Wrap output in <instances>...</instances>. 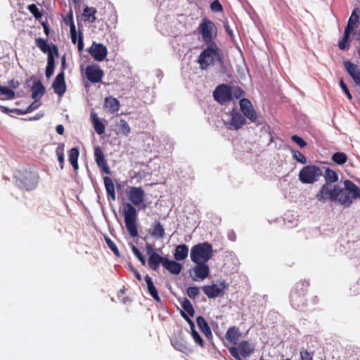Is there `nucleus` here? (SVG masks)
Masks as SVG:
<instances>
[{
    "mask_svg": "<svg viewBox=\"0 0 360 360\" xmlns=\"http://www.w3.org/2000/svg\"><path fill=\"white\" fill-rule=\"evenodd\" d=\"M188 255V248L185 244L178 245L174 252V257L176 261L185 259Z\"/></svg>",
    "mask_w": 360,
    "mask_h": 360,
    "instance_id": "bb28decb",
    "label": "nucleus"
},
{
    "mask_svg": "<svg viewBox=\"0 0 360 360\" xmlns=\"http://www.w3.org/2000/svg\"><path fill=\"white\" fill-rule=\"evenodd\" d=\"M105 240L108 248L113 252L115 255L117 257H120L118 248H117L116 245L113 243V241L108 237H105Z\"/></svg>",
    "mask_w": 360,
    "mask_h": 360,
    "instance_id": "8fccbe9b",
    "label": "nucleus"
},
{
    "mask_svg": "<svg viewBox=\"0 0 360 360\" xmlns=\"http://www.w3.org/2000/svg\"><path fill=\"white\" fill-rule=\"evenodd\" d=\"M338 186L324 184L316 195L318 201L325 202L326 200L336 201Z\"/></svg>",
    "mask_w": 360,
    "mask_h": 360,
    "instance_id": "6e6552de",
    "label": "nucleus"
},
{
    "mask_svg": "<svg viewBox=\"0 0 360 360\" xmlns=\"http://www.w3.org/2000/svg\"><path fill=\"white\" fill-rule=\"evenodd\" d=\"M117 127L119 132L124 136H128L130 133V127L128 123L123 119H121L117 123Z\"/></svg>",
    "mask_w": 360,
    "mask_h": 360,
    "instance_id": "a19ab883",
    "label": "nucleus"
},
{
    "mask_svg": "<svg viewBox=\"0 0 360 360\" xmlns=\"http://www.w3.org/2000/svg\"><path fill=\"white\" fill-rule=\"evenodd\" d=\"M198 63L201 70H207L210 66L218 65L221 73L226 72V61L224 52L216 43L206 44V48L198 58Z\"/></svg>",
    "mask_w": 360,
    "mask_h": 360,
    "instance_id": "f03ea898",
    "label": "nucleus"
},
{
    "mask_svg": "<svg viewBox=\"0 0 360 360\" xmlns=\"http://www.w3.org/2000/svg\"><path fill=\"white\" fill-rule=\"evenodd\" d=\"M292 157L297 162L305 164L307 162L306 157L300 151L296 150H292Z\"/></svg>",
    "mask_w": 360,
    "mask_h": 360,
    "instance_id": "09e8293b",
    "label": "nucleus"
},
{
    "mask_svg": "<svg viewBox=\"0 0 360 360\" xmlns=\"http://www.w3.org/2000/svg\"><path fill=\"white\" fill-rule=\"evenodd\" d=\"M15 184L20 188L31 191L37 186V181L36 176L34 174L31 172H25L23 176L17 177Z\"/></svg>",
    "mask_w": 360,
    "mask_h": 360,
    "instance_id": "9d476101",
    "label": "nucleus"
},
{
    "mask_svg": "<svg viewBox=\"0 0 360 360\" xmlns=\"http://www.w3.org/2000/svg\"><path fill=\"white\" fill-rule=\"evenodd\" d=\"M323 176V170L316 165L304 167L299 172V180L304 184H311L319 181Z\"/></svg>",
    "mask_w": 360,
    "mask_h": 360,
    "instance_id": "39448f33",
    "label": "nucleus"
},
{
    "mask_svg": "<svg viewBox=\"0 0 360 360\" xmlns=\"http://www.w3.org/2000/svg\"><path fill=\"white\" fill-rule=\"evenodd\" d=\"M79 157V150L77 148H72L69 152V162L75 169H78L77 160Z\"/></svg>",
    "mask_w": 360,
    "mask_h": 360,
    "instance_id": "e433bc0d",
    "label": "nucleus"
},
{
    "mask_svg": "<svg viewBox=\"0 0 360 360\" xmlns=\"http://www.w3.org/2000/svg\"><path fill=\"white\" fill-rule=\"evenodd\" d=\"M0 110L2 112L6 114H8L14 111L15 112V109H9L8 108L2 105H0Z\"/></svg>",
    "mask_w": 360,
    "mask_h": 360,
    "instance_id": "e2e57ef3",
    "label": "nucleus"
},
{
    "mask_svg": "<svg viewBox=\"0 0 360 360\" xmlns=\"http://www.w3.org/2000/svg\"><path fill=\"white\" fill-rule=\"evenodd\" d=\"M5 95L6 99L11 100L15 98V92L13 90L9 89L7 86H2L0 91V95Z\"/></svg>",
    "mask_w": 360,
    "mask_h": 360,
    "instance_id": "49530a36",
    "label": "nucleus"
},
{
    "mask_svg": "<svg viewBox=\"0 0 360 360\" xmlns=\"http://www.w3.org/2000/svg\"><path fill=\"white\" fill-rule=\"evenodd\" d=\"M56 132L58 134H63L64 133V127L62 124H58L56 126Z\"/></svg>",
    "mask_w": 360,
    "mask_h": 360,
    "instance_id": "0e129e2a",
    "label": "nucleus"
},
{
    "mask_svg": "<svg viewBox=\"0 0 360 360\" xmlns=\"http://www.w3.org/2000/svg\"><path fill=\"white\" fill-rule=\"evenodd\" d=\"M120 107V101L112 96H108L105 98L104 108L109 112L113 114L119 111Z\"/></svg>",
    "mask_w": 360,
    "mask_h": 360,
    "instance_id": "5701e85b",
    "label": "nucleus"
},
{
    "mask_svg": "<svg viewBox=\"0 0 360 360\" xmlns=\"http://www.w3.org/2000/svg\"><path fill=\"white\" fill-rule=\"evenodd\" d=\"M191 335L196 344L203 347V340L195 329L191 331Z\"/></svg>",
    "mask_w": 360,
    "mask_h": 360,
    "instance_id": "5fc2aeb1",
    "label": "nucleus"
},
{
    "mask_svg": "<svg viewBox=\"0 0 360 360\" xmlns=\"http://www.w3.org/2000/svg\"><path fill=\"white\" fill-rule=\"evenodd\" d=\"M360 18V9L359 8H355L349 20H348V22H347V25L346 27H349V28L352 30H354V27L356 26L358 22H359V19Z\"/></svg>",
    "mask_w": 360,
    "mask_h": 360,
    "instance_id": "7c9ffc66",
    "label": "nucleus"
},
{
    "mask_svg": "<svg viewBox=\"0 0 360 360\" xmlns=\"http://www.w3.org/2000/svg\"><path fill=\"white\" fill-rule=\"evenodd\" d=\"M33 99L40 98L45 93V88L40 81L34 82L31 88Z\"/></svg>",
    "mask_w": 360,
    "mask_h": 360,
    "instance_id": "c85d7f7f",
    "label": "nucleus"
},
{
    "mask_svg": "<svg viewBox=\"0 0 360 360\" xmlns=\"http://www.w3.org/2000/svg\"><path fill=\"white\" fill-rule=\"evenodd\" d=\"M84 49V42L82 36L81 34H79V39H78V51H82Z\"/></svg>",
    "mask_w": 360,
    "mask_h": 360,
    "instance_id": "680f3d73",
    "label": "nucleus"
},
{
    "mask_svg": "<svg viewBox=\"0 0 360 360\" xmlns=\"http://www.w3.org/2000/svg\"><path fill=\"white\" fill-rule=\"evenodd\" d=\"M133 272L136 276V278L139 280V281H141L142 279V277H141V275L139 274V272L136 270H133Z\"/></svg>",
    "mask_w": 360,
    "mask_h": 360,
    "instance_id": "774afa93",
    "label": "nucleus"
},
{
    "mask_svg": "<svg viewBox=\"0 0 360 360\" xmlns=\"http://www.w3.org/2000/svg\"><path fill=\"white\" fill-rule=\"evenodd\" d=\"M86 77L92 83H98L102 80L103 71L98 65H90L86 68Z\"/></svg>",
    "mask_w": 360,
    "mask_h": 360,
    "instance_id": "2eb2a0df",
    "label": "nucleus"
},
{
    "mask_svg": "<svg viewBox=\"0 0 360 360\" xmlns=\"http://www.w3.org/2000/svg\"><path fill=\"white\" fill-rule=\"evenodd\" d=\"M91 120L96 132L101 135L105 132V125L95 112H91Z\"/></svg>",
    "mask_w": 360,
    "mask_h": 360,
    "instance_id": "cd10ccee",
    "label": "nucleus"
},
{
    "mask_svg": "<svg viewBox=\"0 0 360 360\" xmlns=\"http://www.w3.org/2000/svg\"><path fill=\"white\" fill-rule=\"evenodd\" d=\"M131 248L134 255L139 259V260L141 262L143 265H145L146 259L141 253V252L139 250V249L133 244H131Z\"/></svg>",
    "mask_w": 360,
    "mask_h": 360,
    "instance_id": "3c124183",
    "label": "nucleus"
},
{
    "mask_svg": "<svg viewBox=\"0 0 360 360\" xmlns=\"http://www.w3.org/2000/svg\"><path fill=\"white\" fill-rule=\"evenodd\" d=\"M210 8L213 11L219 12L222 10V6L218 1H214L210 4Z\"/></svg>",
    "mask_w": 360,
    "mask_h": 360,
    "instance_id": "bf43d9fd",
    "label": "nucleus"
},
{
    "mask_svg": "<svg viewBox=\"0 0 360 360\" xmlns=\"http://www.w3.org/2000/svg\"><path fill=\"white\" fill-rule=\"evenodd\" d=\"M199 294V288L196 286H191L187 288V295L191 299H195Z\"/></svg>",
    "mask_w": 360,
    "mask_h": 360,
    "instance_id": "603ef678",
    "label": "nucleus"
},
{
    "mask_svg": "<svg viewBox=\"0 0 360 360\" xmlns=\"http://www.w3.org/2000/svg\"><path fill=\"white\" fill-rule=\"evenodd\" d=\"M64 150H65V144L63 143H60L56 149V153L58 157V160L60 163V169H63V166H64V162H65Z\"/></svg>",
    "mask_w": 360,
    "mask_h": 360,
    "instance_id": "4c0bfd02",
    "label": "nucleus"
},
{
    "mask_svg": "<svg viewBox=\"0 0 360 360\" xmlns=\"http://www.w3.org/2000/svg\"><path fill=\"white\" fill-rule=\"evenodd\" d=\"M225 288V281H222L219 284L205 285L202 287V290L209 298H216L221 294Z\"/></svg>",
    "mask_w": 360,
    "mask_h": 360,
    "instance_id": "f3484780",
    "label": "nucleus"
},
{
    "mask_svg": "<svg viewBox=\"0 0 360 360\" xmlns=\"http://www.w3.org/2000/svg\"><path fill=\"white\" fill-rule=\"evenodd\" d=\"M223 120L224 125L230 130L240 129L246 122L245 117L235 110H233L229 113H226V118H224Z\"/></svg>",
    "mask_w": 360,
    "mask_h": 360,
    "instance_id": "0eeeda50",
    "label": "nucleus"
},
{
    "mask_svg": "<svg viewBox=\"0 0 360 360\" xmlns=\"http://www.w3.org/2000/svg\"><path fill=\"white\" fill-rule=\"evenodd\" d=\"M163 267L171 274L175 275L179 274L182 269V265L180 263L174 260H170L168 258L164 259Z\"/></svg>",
    "mask_w": 360,
    "mask_h": 360,
    "instance_id": "b1692460",
    "label": "nucleus"
},
{
    "mask_svg": "<svg viewBox=\"0 0 360 360\" xmlns=\"http://www.w3.org/2000/svg\"><path fill=\"white\" fill-rule=\"evenodd\" d=\"M255 345L246 340L240 342L238 346L231 347L229 351L231 356L236 360H242L241 356L246 358L249 357L255 350Z\"/></svg>",
    "mask_w": 360,
    "mask_h": 360,
    "instance_id": "423d86ee",
    "label": "nucleus"
},
{
    "mask_svg": "<svg viewBox=\"0 0 360 360\" xmlns=\"http://www.w3.org/2000/svg\"><path fill=\"white\" fill-rule=\"evenodd\" d=\"M166 258L165 257H161L158 253L151 254L148 261V266L152 270L156 271L160 264L163 266L164 259Z\"/></svg>",
    "mask_w": 360,
    "mask_h": 360,
    "instance_id": "393cba45",
    "label": "nucleus"
},
{
    "mask_svg": "<svg viewBox=\"0 0 360 360\" xmlns=\"http://www.w3.org/2000/svg\"><path fill=\"white\" fill-rule=\"evenodd\" d=\"M323 176L326 181L325 184H332L333 183L336 182L338 179L337 173L330 168H325V172L324 174L323 173Z\"/></svg>",
    "mask_w": 360,
    "mask_h": 360,
    "instance_id": "f704fd0d",
    "label": "nucleus"
},
{
    "mask_svg": "<svg viewBox=\"0 0 360 360\" xmlns=\"http://www.w3.org/2000/svg\"><path fill=\"white\" fill-rule=\"evenodd\" d=\"M70 37H71L72 42L73 44H75L76 41H77V31H76V27L73 22L72 13H70Z\"/></svg>",
    "mask_w": 360,
    "mask_h": 360,
    "instance_id": "a18cd8bd",
    "label": "nucleus"
},
{
    "mask_svg": "<svg viewBox=\"0 0 360 360\" xmlns=\"http://www.w3.org/2000/svg\"><path fill=\"white\" fill-rule=\"evenodd\" d=\"M65 65V58L63 56L62 59V70L60 72H59L55 80L53 82L52 87L54 90V92L58 94V96H62L65 94L66 91V85L65 82V74H64V69Z\"/></svg>",
    "mask_w": 360,
    "mask_h": 360,
    "instance_id": "9b49d317",
    "label": "nucleus"
},
{
    "mask_svg": "<svg viewBox=\"0 0 360 360\" xmlns=\"http://www.w3.org/2000/svg\"><path fill=\"white\" fill-rule=\"evenodd\" d=\"M145 281L146 283L147 289H148L149 294L152 296V297L156 302H160L161 299H160V296L158 295V290H157L155 286L154 285L152 278L150 276H149L148 275H146L145 276Z\"/></svg>",
    "mask_w": 360,
    "mask_h": 360,
    "instance_id": "a878e982",
    "label": "nucleus"
},
{
    "mask_svg": "<svg viewBox=\"0 0 360 360\" xmlns=\"http://www.w3.org/2000/svg\"><path fill=\"white\" fill-rule=\"evenodd\" d=\"M241 332L239 328L236 326H232L228 328L226 332V339L231 344H238L240 338L241 337Z\"/></svg>",
    "mask_w": 360,
    "mask_h": 360,
    "instance_id": "412c9836",
    "label": "nucleus"
},
{
    "mask_svg": "<svg viewBox=\"0 0 360 360\" xmlns=\"http://www.w3.org/2000/svg\"><path fill=\"white\" fill-rule=\"evenodd\" d=\"M340 86L341 89H342V91L345 92V94L347 95V97L348 98V99L351 101L353 98L352 95L349 92L347 85L345 84V83L344 82V81L342 79H341L340 81Z\"/></svg>",
    "mask_w": 360,
    "mask_h": 360,
    "instance_id": "4d7b16f0",
    "label": "nucleus"
},
{
    "mask_svg": "<svg viewBox=\"0 0 360 360\" xmlns=\"http://www.w3.org/2000/svg\"><path fill=\"white\" fill-rule=\"evenodd\" d=\"M28 10L36 18H39L42 15L38 7L35 4H30L28 6Z\"/></svg>",
    "mask_w": 360,
    "mask_h": 360,
    "instance_id": "864d4df0",
    "label": "nucleus"
},
{
    "mask_svg": "<svg viewBox=\"0 0 360 360\" xmlns=\"http://www.w3.org/2000/svg\"><path fill=\"white\" fill-rule=\"evenodd\" d=\"M300 356L302 360H313V354L307 350L300 352Z\"/></svg>",
    "mask_w": 360,
    "mask_h": 360,
    "instance_id": "13d9d810",
    "label": "nucleus"
},
{
    "mask_svg": "<svg viewBox=\"0 0 360 360\" xmlns=\"http://www.w3.org/2000/svg\"><path fill=\"white\" fill-rule=\"evenodd\" d=\"M331 159L336 164L341 165L347 162V156L343 152H337L332 155Z\"/></svg>",
    "mask_w": 360,
    "mask_h": 360,
    "instance_id": "79ce46f5",
    "label": "nucleus"
},
{
    "mask_svg": "<svg viewBox=\"0 0 360 360\" xmlns=\"http://www.w3.org/2000/svg\"><path fill=\"white\" fill-rule=\"evenodd\" d=\"M95 161L99 168L105 173L110 174V171L106 162L103 150L100 147H97L94 150Z\"/></svg>",
    "mask_w": 360,
    "mask_h": 360,
    "instance_id": "aec40b11",
    "label": "nucleus"
},
{
    "mask_svg": "<svg viewBox=\"0 0 360 360\" xmlns=\"http://www.w3.org/2000/svg\"><path fill=\"white\" fill-rule=\"evenodd\" d=\"M213 23L207 19H204L200 25L199 30L202 35L203 41L206 44L209 43H214L212 41V28Z\"/></svg>",
    "mask_w": 360,
    "mask_h": 360,
    "instance_id": "dca6fc26",
    "label": "nucleus"
},
{
    "mask_svg": "<svg viewBox=\"0 0 360 360\" xmlns=\"http://www.w3.org/2000/svg\"><path fill=\"white\" fill-rule=\"evenodd\" d=\"M353 30H350L349 27H346L344 32L342 39L338 42V46L340 50H345L347 49L349 34Z\"/></svg>",
    "mask_w": 360,
    "mask_h": 360,
    "instance_id": "58836bf2",
    "label": "nucleus"
},
{
    "mask_svg": "<svg viewBox=\"0 0 360 360\" xmlns=\"http://www.w3.org/2000/svg\"><path fill=\"white\" fill-rule=\"evenodd\" d=\"M197 324L198 327L200 328L202 332L205 334V335L208 338L211 339L212 338V333L211 329L202 316H198L197 318Z\"/></svg>",
    "mask_w": 360,
    "mask_h": 360,
    "instance_id": "c756f323",
    "label": "nucleus"
},
{
    "mask_svg": "<svg viewBox=\"0 0 360 360\" xmlns=\"http://www.w3.org/2000/svg\"><path fill=\"white\" fill-rule=\"evenodd\" d=\"M127 197L131 202L124 204L123 215L125 226L129 235L135 238L138 236L136 226L137 212L134 205H141L144 202L145 192L141 187L131 186L127 192Z\"/></svg>",
    "mask_w": 360,
    "mask_h": 360,
    "instance_id": "f257e3e1",
    "label": "nucleus"
},
{
    "mask_svg": "<svg viewBox=\"0 0 360 360\" xmlns=\"http://www.w3.org/2000/svg\"><path fill=\"white\" fill-rule=\"evenodd\" d=\"M88 52L96 61H103L107 56L108 50L105 46L101 43L93 41L89 48Z\"/></svg>",
    "mask_w": 360,
    "mask_h": 360,
    "instance_id": "ddd939ff",
    "label": "nucleus"
},
{
    "mask_svg": "<svg viewBox=\"0 0 360 360\" xmlns=\"http://www.w3.org/2000/svg\"><path fill=\"white\" fill-rule=\"evenodd\" d=\"M146 249L147 254L149 256H150L151 254L155 253L154 252V249H153V245L151 244H150V243H146Z\"/></svg>",
    "mask_w": 360,
    "mask_h": 360,
    "instance_id": "052dcab7",
    "label": "nucleus"
},
{
    "mask_svg": "<svg viewBox=\"0 0 360 360\" xmlns=\"http://www.w3.org/2000/svg\"><path fill=\"white\" fill-rule=\"evenodd\" d=\"M165 233V229L160 222L156 223L154 225L153 230L150 231L151 236L159 238H163Z\"/></svg>",
    "mask_w": 360,
    "mask_h": 360,
    "instance_id": "37998d69",
    "label": "nucleus"
},
{
    "mask_svg": "<svg viewBox=\"0 0 360 360\" xmlns=\"http://www.w3.org/2000/svg\"><path fill=\"white\" fill-rule=\"evenodd\" d=\"M55 68V60L53 53H49L47 58V65L46 68L45 75L47 78H50L53 74Z\"/></svg>",
    "mask_w": 360,
    "mask_h": 360,
    "instance_id": "c9c22d12",
    "label": "nucleus"
},
{
    "mask_svg": "<svg viewBox=\"0 0 360 360\" xmlns=\"http://www.w3.org/2000/svg\"><path fill=\"white\" fill-rule=\"evenodd\" d=\"M103 180L108 195L112 200H115V186L112 180L108 176H105Z\"/></svg>",
    "mask_w": 360,
    "mask_h": 360,
    "instance_id": "473e14b6",
    "label": "nucleus"
},
{
    "mask_svg": "<svg viewBox=\"0 0 360 360\" xmlns=\"http://www.w3.org/2000/svg\"><path fill=\"white\" fill-rule=\"evenodd\" d=\"M348 183L350 184H354L349 180H345L344 181L345 188H341L338 186L337 191L338 194L336 201L345 207H349L354 199V195L352 194V191H349L348 188Z\"/></svg>",
    "mask_w": 360,
    "mask_h": 360,
    "instance_id": "1a4fd4ad",
    "label": "nucleus"
},
{
    "mask_svg": "<svg viewBox=\"0 0 360 360\" xmlns=\"http://www.w3.org/2000/svg\"><path fill=\"white\" fill-rule=\"evenodd\" d=\"M40 102L35 99V101L32 103L26 109H15V110L18 115H25L37 109L40 106Z\"/></svg>",
    "mask_w": 360,
    "mask_h": 360,
    "instance_id": "ea45409f",
    "label": "nucleus"
},
{
    "mask_svg": "<svg viewBox=\"0 0 360 360\" xmlns=\"http://www.w3.org/2000/svg\"><path fill=\"white\" fill-rule=\"evenodd\" d=\"M212 246L208 243H202L194 245L191 250V259L193 262L206 263L212 256Z\"/></svg>",
    "mask_w": 360,
    "mask_h": 360,
    "instance_id": "7ed1b4c3",
    "label": "nucleus"
},
{
    "mask_svg": "<svg viewBox=\"0 0 360 360\" xmlns=\"http://www.w3.org/2000/svg\"><path fill=\"white\" fill-rule=\"evenodd\" d=\"M240 108L243 115L251 122H255L257 120V114L255 110L252 103L248 99H240Z\"/></svg>",
    "mask_w": 360,
    "mask_h": 360,
    "instance_id": "4468645a",
    "label": "nucleus"
},
{
    "mask_svg": "<svg viewBox=\"0 0 360 360\" xmlns=\"http://www.w3.org/2000/svg\"><path fill=\"white\" fill-rule=\"evenodd\" d=\"M181 314L187 322L191 320L185 311H181Z\"/></svg>",
    "mask_w": 360,
    "mask_h": 360,
    "instance_id": "338daca9",
    "label": "nucleus"
},
{
    "mask_svg": "<svg viewBox=\"0 0 360 360\" xmlns=\"http://www.w3.org/2000/svg\"><path fill=\"white\" fill-rule=\"evenodd\" d=\"M213 96L221 104H224L231 99V86L226 84L218 86L213 92Z\"/></svg>",
    "mask_w": 360,
    "mask_h": 360,
    "instance_id": "f8f14e48",
    "label": "nucleus"
},
{
    "mask_svg": "<svg viewBox=\"0 0 360 360\" xmlns=\"http://www.w3.org/2000/svg\"><path fill=\"white\" fill-rule=\"evenodd\" d=\"M181 307L184 309L185 311L188 313L189 316H193L194 315V308L191 302L187 298L184 299V300L181 303Z\"/></svg>",
    "mask_w": 360,
    "mask_h": 360,
    "instance_id": "c03bdc74",
    "label": "nucleus"
},
{
    "mask_svg": "<svg viewBox=\"0 0 360 360\" xmlns=\"http://www.w3.org/2000/svg\"><path fill=\"white\" fill-rule=\"evenodd\" d=\"M171 342L174 349L178 351H180L184 353H187L190 352V349L188 347L187 345L181 339L174 338L171 340Z\"/></svg>",
    "mask_w": 360,
    "mask_h": 360,
    "instance_id": "2f4dec72",
    "label": "nucleus"
},
{
    "mask_svg": "<svg viewBox=\"0 0 360 360\" xmlns=\"http://www.w3.org/2000/svg\"><path fill=\"white\" fill-rule=\"evenodd\" d=\"M228 238L230 240L234 241L236 239V235L233 231L229 233Z\"/></svg>",
    "mask_w": 360,
    "mask_h": 360,
    "instance_id": "69168bd1",
    "label": "nucleus"
},
{
    "mask_svg": "<svg viewBox=\"0 0 360 360\" xmlns=\"http://www.w3.org/2000/svg\"><path fill=\"white\" fill-rule=\"evenodd\" d=\"M193 271L194 273V276L193 277V281H202L208 276L210 269L208 265L205 262H199L193 268Z\"/></svg>",
    "mask_w": 360,
    "mask_h": 360,
    "instance_id": "a211bd4d",
    "label": "nucleus"
},
{
    "mask_svg": "<svg viewBox=\"0 0 360 360\" xmlns=\"http://www.w3.org/2000/svg\"><path fill=\"white\" fill-rule=\"evenodd\" d=\"M291 139L301 148H304L307 146L306 141L297 135L292 136Z\"/></svg>",
    "mask_w": 360,
    "mask_h": 360,
    "instance_id": "6e6d98bb",
    "label": "nucleus"
},
{
    "mask_svg": "<svg viewBox=\"0 0 360 360\" xmlns=\"http://www.w3.org/2000/svg\"><path fill=\"white\" fill-rule=\"evenodd\" d=\"M344 67L348 74L353 79L357 86H360V68L356 64L347 60L344 62Z\"/></svg>",
    "mask_w": 360,
    "mask_h": 360,
    "instance_id": "6ab92c4d",
    "label": "nucleus"
},
{
    "mask_svg": "<svg viewBox=\"0 0 360 360\" xmlns=\"http://www.w3.org/2000/svg\"><path fill=\"white\" fill-rule=\"evenodd\" d=\"M231 99L233 97H235L236 98H240L245 94L244 91L238 86H231Z\"/></svg>",
    "mask_w": 360,
    "mask_h": 360,
    "instance_id": "de8ad7c7",
    "label": "nucleus"
},
{
    "mask_svg": "<svg viewBox=\"0 0 360 360\" xmlns=\"http://www.w3.org/2000/svg\"><path fill=\"white\" fill-rule=\"evenodd\" d=\"M309 283L300 281L295 285V289L290 294V302L293 308L302 310L306 305L305 292Z\"/></svg>",
    "mask_w": 360,
    "mask_h": 360,
    "instance_id": "20e7f679",
    "label": "nucleus"
},
{
    "mask_svg": "<svg viewBox=\"0 0 360 360\" xmlns=\"http://www.w3.org/2000/svg\"><path fill=\"white\" fill-rule=\"evenodd\" d=\"M35 45L44 53H55L58 55V49L53 45V50H51L50 46L48 44L46 41L41 37L35 39Z\"/></svg>",
    "mask_w": 360,
    "mask_h": 360,
    "instance_id": "4be33fe9",
    "label": "nucleus"
},
{
    "mask_svg": "<svg viewBox=\"0 0 360 360\" xmlns=\"http://www.w3.org/2000/svg\"><path fill=\"white\" fill-rule=\"evenodd\" d=\"M97 13L96 9L94 7L86 6L84 8L83 16L85 20L90 22H94L96 20V13Z\"/></svg>",
    "mask_w": 360,
    "mask_h": 360,
    "instance_id": "72a5a7b5",
    "label": "nucleus"
}]
</instances>
